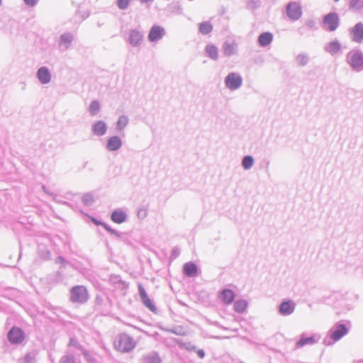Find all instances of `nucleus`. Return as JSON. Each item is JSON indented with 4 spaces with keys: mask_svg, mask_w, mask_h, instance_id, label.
I'll list each match as a JSON object with an SVG mask.
<instances>
[{
    "mask_svg": "<svg viewBox=\"0 0 363 363\" xmlns=\"http://www.w3.org/2000/svg\"><path fill=\"white\" fill-rule=\"evenodd\" d=\"M348 332L349 329L346 325L338 322L329 330L323 342L326 346H331L346 335Z\"/></svg>",
    "mask_w": 363,
    "mask_h": 363,
    "instance_id": "obj_1",
    "label": "nucleus"
},
{
    "mask_svg": "<svg viewBox=\"0 0 363 363\" xmlns=\"http://www.w3.org/2000/svg\"><path fill=\"white\" fill-rule=\"evenodd\" d=\"M89 299V294L85 286L76 285L69 289V301L72 303L85 304Z\"/></svg>",
    "mask_w": 363,
    "mask_h": 363,
    "instance_id": "obj_2",
    "label": "nucleus"
},
{
    "mask_svg": "<svg viewBox=\"0 0 363 363\" xmlns=\"http://www.w3.org/2000/svg\"><path fill=\"white\" fill-rule=\"evenodd\" d=\"M346 62L352 70L356 72L363 71V52L359 49H353L346 55Z\"/></svg>",
    "mask_w": 363,
    "mask_h": 363,
    "instance_id": "obj_3",
    "label": "nucleus"
},
{
    "mask_svg": "<svg viewBox=\"0 0 363 363\" xmlns=\"http://www.w3.org/2000/svg\"><path fill=\"white\" fill-rule=\"evenodd\" d=\"M133 338L126 333L120 334L114 342L115 348L121 352H129L135 347Z\"/></svg>",
    "mask_w": 363,
    "mask_h": 363,
    "instance_id": "obj_4",
    "label": "nucleus"
},
{
    "mask_svg": "<svg viewBox=\"0 0 363 363\" xmlns=\"http://www.w3.org/2000/svg\"><path fill=\"white\" fill-rule=\"evenodd\" d=\"M242 76L238 72L228 73L224 79L225 86L231 91H235L240 88L242 85Z\"/></svg>",
    "mask_w": 363,
    "mask_h": 363,
    "instance_id": "obj_5",
    "label": "nucleus"
},
{
    "mask_svg": "<svg viewBox=\"0 0 363 363\" xmlns=\"http://www.w3.org/2000/svg\"><path fill=\"white\" fill-rule=\"evenodd\" d=\"M320 340L319 334H309L303 333L300 335V338L296 341L295 349H300L307 345H313Z\"/></svg>",
    "mask_w": 363,
    "mask_h": 363,
    "instance_id": "obj_6",
    "label": "nucleus"
},
{
    "mask_svg": "<svg viewBox=\"0 0 363 363\" xmlns=\"http://www.w3.org/2000/svg\"><path fill=\"white\" fill-rule=\"evenodd\" d=\"M286 15L293 21L298 20L302 16V9L300 4L295 1H291L286 6Z\"/></svg>",
    "mask_w": 363,
    "mask_h": 363,
    "instance_id": "obj_7",
    "label": "nucleus"
},
{
    "mask_svg": "<svg viewBox=\"0 0 363 363\" xmlns=\"http://www.w3.org/2000/svg\"><path fill=\"white\" fill-rule=\"evenodd\" d=\"M7 338L11 345H19L25 339V333L21 328L14 326L9 331Z\"/></svg>",
    "mask_w": 363,
    "mask_h": 363,
    "instance_id": "obj_8",
    "label": "nucleus"
},
{
    "mask_svg": "<svg viewBox=\"0 0 363 363\" xmlns=\"http://www.w3.org/2000/svg\"><path fill=\"white\" fill-rule=\"evenodd\" d=\"M323 24L328 31H334L339 26L340 21L336 13L331 12L325 15L323 20Z\"/></svg>",
    "mask_w": 363,
    "mask_h": 363,
    "instance_id": "obj_9",
    "label": "nucleus"
},
{
    "mask_svg": "<svg viewBox=\"0 0 363 363\" xmlns=\"http://www.w3.org/2000/svg\"><path fill=\"white\" fill-rule=\"evenodd\" d=\"M349 34L352 42L361 43L363 41V23L359 22L350 28Z\"/></svg>",
    "mask_w": 363,
    "mask_h": 363,
    "instance_id": "obj_10",
    "label": "nucleus"
},
{
    "mask_svg": "<svg viewBox=\"0 0 363 363\" xmlns=\"http://www.w3.org/2000/svg\"><path fill=\"white\" fill-rule=\"evenodd\" d=\"M138 292L143 304L150 311L155 313L157 311V308L152 301L148 297L145 289L141 284H138Z\"/></svg>",
    "mask_w": 363,
    "mask_h": 363,
    "instance_id": "obj_11",
    "label": "nucleus"
},
{
    "mask_svg": "<svg viewBox=\"0 0 363 363\" xmlns=\"http://www.w3.org/2000/svg\"><path fill=\"white\" fill-rule=\"evenodd\" d=\"M74 35L69 32L64 33L60 35L58 40V48L61 52H64L70 48Z\"/></svg>",
    "mask_w": 363,
    "mask_h": 363,
    "instance_id": "obj_12",
    "label": "nucleus"
},
{
    "mask_svg": "<svg viewBox=\"0 0 363 363\" xmlns=\"http://www.w3.org/2000/svg\"><path fill=\"white\" fill-rule=\"evenodd\" d=\"M144 35L143 32L138 29H130L129 31L128 43L133 47H139L143 43Z\"/></svg>",
    "mask_w": 363,
    "mask_h": 363,
    "instance_id": "obj_13",
    "label": "nucleus"
},
{
    "mask_svg": "<svg viewBox=\"0 0 363 363\" xmlns=\"http://www.w3.org/2000/svg\"><path fill=\"white\" fill-rule=\"evenodd\" d=\"M165 35L164 28L158 25H154L150 28L148 33V40L150 42H157L161 40Z\"/></svg>",
    "mask_w": 363,
    "mask_h": 363,
    "instance_id": "obj_14",
    "label": "nucleus"
},
{
    "mask_svg": "<svg viewBox=\"0 0 363 363\" xmlns=\"http://www.w3.org/2000/svg\"><path fill=\"white\" fill-rule=\"evenodd\" d=\"M295 307L296 304L293 301L285 300L279 306L278 311L281 315L286 316L294 313Z\"/></svg>",
    "mask_w": 363,
    "mask_h": 363,
    "instance_id": "obj_15",
    "label": "nucleus"
},
{
    "mask_svg": "<svg viewBox=\"0 0 363 363\" xmlns=\"http://www.w3.org/2000/svg\"><path fill=\"white\" fill-rule=\"evenodd\" d=\"M36 77L40 84H48L50 82L52 76L49 69L45 66H43L38 69Z\"/></svg>",
    "mask_w": 363,
    "mask_h": 363,
    "instance_id": "obj_16",
    "label": "nucleus"
},
{
    "mask_svg": "<svg viewBox=\"0 0 363 363\" xmlns=\"http://www.w3.org/2000/svg\"><path fill=\"white\" fill-rule=\"evenodd\" d=\"M218 297L223 304L230 305L234 301L235 294L233 290L224 289L219 291Z\"/></svg>",
    "mask_w": 363,
    "mask_h": 363,
    "instance_id": "obj_17",
    "label": "nucleus"
},
{
    "mask_svg": "<svg viewBox=\"0 0 363 363\" xmlns=\"http://www.w3.org/2000/svg\"><path fill=\"white\" fill-rule=\"evenodd\" d=\"M324 50L334 56L342 52V45L337 39H335L325 45Z\"/></svg>",
    "mask_w": 363,
    "mask_h": 363,
    "instance_id": "obj_18",
    "label": "nucleus"
},
{
    "mask_svg": "<svg viewBox=\"0 0 363 363\" xmlns=\"http://www.w3.org/2000/svg\"><path fill=\"white\" fill-rule=\"evenodd\" d=\"M123 142L119 136L110 137L106 142V148L109 152L117 151L122 147Z\"/></svg>",
    "mask_w": 363,
    "mask_h": 363,
    "instance_id": "obj_19",
    "label": "nucleus"
},
{
    "mask_svg": "<svg viewBox=\"0 0 363 363\" xmlns=\"http://www.w3.org/2000/svg\"><path fill=\"white\" fill-rule=\"evenodd\" d=\"M108 130V126L104 121H97L91 126L93 135L100 137L104 135Z\"/></svg>",
    "mask_w": 363,
    "mask_h": 363,
    "instance_id": "obj_20",
    "label": "nucleus"
},
{
    "mask_svg": "<svg viewBox=\"0 0 363 363\" xmlns=\"http://www.w3.org/2000/svg\"><path fill=\"white\" fill-rule=\"evenodd\" d=\"M183 272L187 277H194L197 276L198 267L194 262H186L183 266Z\"/></svg>",
    "mask_w": 363,
    "mask_h": 363,
    "instance_id": "obj_21",
    "label": "nucleus"
},
{
    "mask_svg": "<svg viewBox=\"0 0 363 363\" xmlns=\"http://www.w3.org/2000/svg\"><path fill=\"white\" fill-rule=\"evenodd\" d=\"M273 34L270 32L262 33L257 39V43L260 47H267L272 43L273 40Z\"/></svg>",
    "mask_w": 363,
    "mask_h": 363,
    "instance_id": "obj_22",
    "label": "nucleus"
},
{
    "mask_svg": "<svg viewBox=\"0 0 363 363\" xmlns=\"http://www.w3.org/2000/svg\"><path fill=\"white\" fill-rule=\"evenodd\" d=\"M141 361L142 363H161L160 357L155 351H152L145 354Z\"/></svg>",
    "mask_w": 363,
    "mask_h": 363,
    "instance_id": "obj_23",
    "label": "nucleus"
},
{
    "mask_svg": "<svg viewBox=\"0 0 363 363\" xmlns=\"http://www.w3.org/2000/svg\"><path fill=\"white\" fill-rule=\"evenodd\" d=\"M111 218L113 222L121 224L125 221L127 215L123 211L117 209L112 212Z\"/></svg>",
    "mask_w": 363,
    "mask_h": 363,
    "instance_id": "obj_24",
    "label": "nucleus"
},
{
    "mask_svg": "<svg viewBox=\"0 0 363 363\" xmlns=\"http://www.w3.org/2000/svg\"><path fill=\"white\" fill-rule=\"evenodd\" d=\"M223 52L225 56L230 57L237 52V45L228 41L223 44Z\"/></svg>",
    "mask_w": 363,
    "mask_h": 363,
    "instance_id": "obj_25",
    "label": "nucleus"
},
{
    "mask_svg": "<svg viewBox=\"0 0 363 363\" xmlns=\"http://www.w3.org/2000/svg\"><path fill=\"white\" fill-rule=\"evenodd\" d=\"M315 21L313 19H308L306 21L304 26L298 29V32L301 35H306L310 30L315 28Z\"/></svg>",
    "mask_w": 363,
    "mask_h": 363,
    "instance_id": "obj_26",
    "label": "nucleus"
},
{
    "mask_svg": "<svg viewBox=\"0 0 363 363\" xmlns=\"http://www.w3.org/2000/svg\"><path fill=\"white\" fill-rule=\"evenodd\" d=\"M206 55L213 60H217L218 58V50L216 46L208 44L205 48Z\"/></svg>",
    "mask_w": 363,
    "mask_h": 363,
    "instance_id": "obj_27",
    "label": "nucleus"
},
{
    "mask_svg": "<svg viewBox=\"0 0 363 363\" xmlns=\"http://www.w3.org/2000/svg\"><path fill=\"white\" fill-rule=\"evenodd\" d=\"M295 61L298 67H304L309 62L310 57L307 53H299L295 57Z\"/></svg>",
    "mask_w": 363,
    "mask_h": 363,
    "instance_id": "obj_28",
    "label": "nucleus"
},
{
    "mask_svg": "<svg viewBox=\"0 0 363 363\" xmlns=\"http://www.w3.org/2000/svg\"><path fill=\"white\" fill-rule=\"evenodd\" d=\"M18 291L13 288H6L0 290V296L10 300H13L17 296Z\"/></svg>",
    "mask_w": 363,
    "mask_h": 363,
    "instance_id": "obj_29",
    "label": "nucleus"
},
{
    "mask_svg": "<svg viewBox=\"0 0 363 363\" xmlns=\"http://www.w3.org/2000/svg\"><path fill=\"white\" fill-rule=\"evenodd\" d=\"M348 8L353 12H360L363 9V0H350Z\"/></svg>",
    "mask_w": 363,
    "mask_h": 363,
    "instance_id": "obj_30",
    "label": "nucleus"
},
{
    "mask_svg": "<svg viewBox=\"0 0 363 363\" xmlns=\"http://www.w3.org/2000/svg\"><path fill=\"white\" fill-rule=\"evenodd\" d=\"M128 122H129V119L127 116H125V115L121 116L116 122V129L117 132H121V131L123 130V129L128 124Z\"/></svg>",
    "mask_w": 363,
    "mask_h": 363,
    "instance_id": "obj_31",
    "label": "nucleus"
},
{
    "mask_svg": "<svg viewBox=\"0 0 363 363\" xmlns=\"http://www.w3.org/2000/svg\"><path fill=\"white\" fill-rule=\"evenodd\" d=\"M247 307V302L245 300L240 299L234 302L233 308L234 311L238 313H242L245 312Z\"/></svg>",
    "mask_w": 363,
    "mask_h": 363,
    "instance_id": "obj_32",
    "label": "nucleus"
},
{
    "mask_svg": "<svg viewBox=\"0 0 363 363\" xmlns=\"http://www.w3.org/2000/svg\"><path fill=\"white\" fill-rule=\"evenodd\" d=\"M199 30L202 35H208L212 31L213 26L209 21H204L199 24Z\"/></svg>",
    "mask_w": 363,
    "mask_h": 363,
    "instance_id": "obj_33",
    "label": "nucleus"
},
{
    "mask_svg": "<svg viewBox=\"0 0 363 363\" xmlns=\"http://www.w3.org/2000/svg\"><path fill=\"white\" fill-rule=\"evenodd\" d=\"M101 110V105L99 101H92L89 106V112L91 116H96Z\"/></svg>",
    "mask_w": 363,
    "mask_h": 363,
    "instance_id": "obj_34",
    "label": "nucleus"
},
{
    "mask_svg": "<svg viewBox=\"0 0 363 363\" xmlns=\"http://www.w3.org/2000/svg\"><path fill=\"white\" fill-rule=\"evenodd\" d=\"M254 158L251 155H246L242 160V166L245 170H248L252 168L254 164Z\"/></svg>",
    "mask_w": 363,
    "mask_h": 363,
    "instance_id": "obj_35",
    "label": "nucleus"
},
{
    "mask_svg": "<svg viewBox=\"0 0 363 363\" xmlns=\"http://www.w3.org/2000/svg\"><path fill=\"white\" fill-rule=\"evenodd\" d=\"M111 281L114 284H118V286L123 289H125L128 288V284L125 281H123L119 276H115L111 277Z\"/></svg>",
    "mask_w": 363,
    "mask_h": 363,
    "instance_id": "obj_36",
    "label": "nucleus"
},
{
    "mask_svg": "<svg viewBox=\"0 0 363 363\" xmlns=\"http://www.w3.org/2000/svg\"><path fill=\"white\" fill-rule=\"evenodd\" d=\"M82 202L85 206H91L94 202L93 195L91 194H84V196L82 197Z\"/></svg>",
    "mask_w": 363,
    "mask_h": 363,
    "instance_id": "obj_37",
    "label": "nucleus"
},
{
    "mask_svg": "<svg viewBox=\"0 0 363 363\" xmlns=\"http://www.w3.org/2000/svg\"><path fill=\"white\" fill-rule=\"evenodd\" d=\"M131 3V0H116V5L120 10H126Z\"/></svg>",
    "mask_w": 363,
    "mask_h": 363,
    "instance_id": "obj_38",
    "label": "nucleus"
},
{
    "mask_svg": "<svg viewBox=\"0 0 363 363\" xmlns=\"http://www.w3.org/2000/svg\"><path fill=\"white\" fill-rule=\"evenodd\" d=\"M58 363H76L74 356L72 354L63 355Z\"/></svg>",
    "mask_w": 363,
    "mask_h": 363,
    "instance_id": "obj_39",
    "label": "nucleus"
},
{
    "mask_svg": "<svg viewBox=\"0 0 363 363\" xmlns=\"http://www.w3.org/2000/svg\"><path fill=\"white\" fill-rule=\"evenodd\" d=\"M23 363H35L36 357L34 352H28L22 359Z\"/></svg>",
    "mask_w": 363,
    "mask_h": 363,
    "instance_id": "obj_40",
    "label": "nucleus"
},
{
    "mask_svg": "<svg viewBox=\"0 0 363 363\" xmlns=\"http://www.w3.org/2000/svg\"><path fill=\"white\" fill-rule=\"evenodd\" d=\"M68 346L74 347L82 352L85 350V348L74 337H71L69 339Z\"/></svg>",
    "mask_w": 363,
    "mask_h": 363,
    "instance_id": "obj_41",
    "label": "nucleus"
},
{
    "mask_svg": "<svg viewBox=\"0 0 363 363\" xmlns=\"http://www.w3.org/2000/svg\"><path fill=\"white\" fill-rule=\"evenodd\" d=\"M82 353L84 355L86 361L88 362L89 363L96 362L95 357L87 350L85 349L84 350H83Z\"/></svg>",
    "mask_w": 363,
    "mask_h": 363,
    "instance_id": "obj_42",
    "label": "nucleus"
},
{
    "mask_svg": "<svg viewBox=\"0 0 363 363\" xmlns=\"http://www.w3.org/2000/svg\"><path fill=\"white\" fill-rule=\"evenodd\" d=\"M182 347L188 351H196V346L192 345L191 342H185L182 345Z\"/></svg>",
    "mask_w": 363,
    "mask_h": 363,
    "instance_id": "obj_43",
    "label": "nucleus"
},
{
    "mask_svg": "<svg viewBox=\"0 0 363 363\" xmlns=\"http://www.w3.org/2000/svg\"><path fill=\"white\" fill-rule=\"evenodd\" d=\"M108 232L110 233L111 235H113L120 239H123V236L125 235V233H120V232L113 229L112 228H110L109 229H108Z\"/></svg>",
    "mask_w": 363,
    "mask_h": 363,
    "instance_id": "obj_44",
    "label": "nucleus"
},
{
    "mask_svg": "<svg viewBox=\"0 0 363 363\" xmlns=\"http://www.w3.org/2000/svg\"><path fill=\"white\" fill-rule=\"evenodd\" d=\"M180 255V249L178 247H174L172 250L171 257L173 259L177 258Z\"/></svg>",
    "mask_w": 363,
    "mask_h": 363,
    "instance_id": "obj_45",
    "label": "nucleus"
},
{
    "mask_svg": "<svg viewBox=\"0 0 363 363\" xmlns=\"http://www.w3.org/2000/svg\"><path fill=\"white\" fill-rule=\"evenodd\" d=\"M39 0H23L24 4L29 7H34Z\"/></svg>",
    "mask_w": 363,
    "mask_h": 363,
    "instance_id": "obj_46",
    "label": "nucleus"
},
{
    "mask_svg": "<svg viewBox=\"0 0 363 363\" xmlns=\"http://www.w3.org/2000/svg\"><path fill=\"white\" fill-rule=\"evenodd\" d=\"M91 220L96 225H102L104 222L103 221H101V220H97L96 218H93L91 217Z\"/></svg>",
    "mask_w": 363,
    "mask_h": 363,
    "instance_id": "obj_47",
    "label": "nucleus"
},
{
    "mask_svg": "<svg viewBox=\"0 0 363 363\" xmlns=\"http://www.w3.org/2000/svg\"><path fill=\"white\" fill-rule=\"evenodd\" d=\"M196 352L197 353L198 356L201 358V359H203L204 357H205V352L203 350H197L196 349Z\"/></svg>",
    "mask_w": 363,
    "mask_h": 363,
    "instance_id": "obj_48",
    "label": "nucleus"
},
{
    "mask_svg": "<svg viewBox=\"0 0 363 363\" xmlns=\"http://www.w3.org/2000/svg\"><path fill=\"white\" fill-rule=\"evenodd\" d=\"M138 216L139 217H143V218H145L146 216H147V212L145 210H143V209H140L138 211Z\"/></svg>",
    "mask_w": 363,
    "mask_h": 363,
    "instance_id": "obj_49",
    "label": "nucleus"
},
{
    "mask_svg": "<svg viewBox=\"0 0 363 363\" xmlns=\"http://www.w3.org/2000/svg\"><path fill=\"white\" fill-rule=\"evenodd\" d=\"M42 189L45 194L48 195H52V193L50 192V191L47 189V187L45 185H42Z\"/></svg>",
    "mask_w": 363,
    "mask_h": 363,
    "instance_id": "obj_50",
    "label": "nucleus"
},
{
    "mask_svg": "<svg viewBox=\"0 0 363 363\" xmlns=\"http://www.w3.org/2000/svg\"><path fill=\"white\" fill-rule=\"evenodd\" d=\"M101 226H103L106 231H108V229L111 228L110 225H108V224H106L104 222V223H103V225Z\"/></svg>",
    "mask_w": 363,
    "mask_h": 363,
    "instance_id": "obj_51",
    "label": "nucleus"
},
{
    "mask_svg": "<svg viewBox=\"0 0 363 363\" xmlns=\"http://www.w3.org/2000/svg\"><path fill=\"white\" fill-rule=\"evenodd\" d=\"M169 332L173 333V334H176V335H180V333L177 331L176 330H174V329H171V330H168Z\"/></svg>",
    "mask_w": 363,
    "mask_h": 363,
    "instance_id": "obj_52",
    "label": "nucleus"
},
{
    "mask_svg": "<svg viewBox=\"0 0 363 363\" xmlns=\"http://www.w3.org/2000/svg\"><path fill=\"white\" fill-rule=\"evenodd\" d=\"M142 3H147L150 1H152L153 0H140Z\"/></svg>",
    "mask_w": 363,
    "mask_h": 363,
    "instance_id": "obj_53",
    "label": "nucleus"
},
{
    "mask_svg": "<svg viewBox=\"0 0 363 363\" xmlns=\"http://www.w3.org/2000/svg\"><path fill=\"white\" fill-rule=\"evenodd\" d=\"M58 259H60L62 262L65 261L64 258H62V257H59Z\"/></svg>",
    "mask_w": 363,
    "mask_h": 363,
    "instance_id": "obj_54",
    "label": "nucleus"
},
{
    "mask_svg": "<svg viewBox=\"0 0 363 363\" xmlns=\"http://www.w3.org/2000/svg\"><path fill=\"white\" fill-rule=\"evenodd\" d=\"M355 363H363V360L357 361V362H356Z\"/></svg>",
    "mask_w": 363,
    "mask_h": 363,
    "instance_id": "obj_55",
    "label": "nucleus"
},
{
    "mask_svg": "<svg viewBox=\"0 0 363 363\" xmlns=\"http://www.w3.org/2000/svg\"><path fill=\"white\" fill-rule=\"evenodd\" d=\"M263 62V60L262 59V57H260V62Z\"/></svg>",
    "mask_w": 363,
    "mask_h": 363,
    "instance_id": "obj_56",
    "label": "nucleus"
}]
</instances>
